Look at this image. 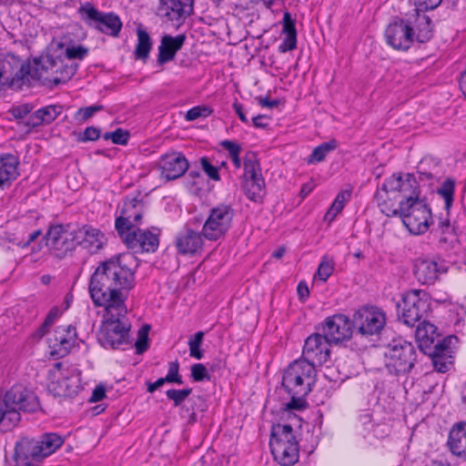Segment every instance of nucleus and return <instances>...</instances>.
Segmentation results:
<instances>
[{"label": "nucleus", "mask_w": 466, "mask_h": 466, "mask_svg": "<svg viewBox=\"0 0 466 466\" xmlns=\"http://www.w3.org/2000/svg\"><path fill=\"white\" fill-rule=\"evenodd\" d=\"M406 19L410 27L414 28V41L424 44L433 37V23L428 15L413 12Z\"/></svg>", "instance_id": "23"}, {"label": "nucleus", "mask_w": 466, "mask_h": 466, "mask_svg": "<svg viewBox=\"0 0 466 466\" xmlns=\"http://www.w3.org/2000/svg\"><path fill=\"white\" fill-rule=\"evenodd\" d=\"M391 214L399 215L403 225L414 235L425 233L433 223L431 208L426 198L414 196L400 200V210Z\"/></svg>", "instance_id": "8"}, {"label": "nucleus", "mask_w": 466, "mask_h": 466, "mask_svg": "<svg viewBox=\"0 0 466 466\" xmlns=\"http://www.w3.org/2000/svg\"><path fill=\"white\" fill-rule=\"evenodd\" d=\"M282 43L279 46L278 50L279 53H286L297 48V35H284Z\"/></svg>", "instance_id": "52"}, {"label": "nucleus", "mask_w": 466, "mask_h": 466, "mask_svg": "<svg viewBox=\"0 0 466 466\" xmlns=\"http://www.w3.org/2000/svg\"><path fill=\"white\" fill-rule=\"evenodd\" d=\"M194 10V0H177V21L189 16Z\"/></svg>", "instance_id": "47"}, {"label": "nucleus", "mask_w": 466, "mask_h": 466, "mask_svg": "<svg viewBox=\"0 0 466 466\" xmlns=\"http://www.w3.org/2000/svg\"><path fill=\"white\" fill-rule=\"evenodd\" d=\"M415 338L420 351L431 358L435 371L446 373L454 368L457 336L442 337L434 324L423 319L417 326Z\"/></svg>", "instance_id": "3"}, {"label": "nucleus", "mask_w": 466, "mask_h": 466, "mask_svg": "<svg viewBox=\"0 0 466 466\" xmlns=\"http://www.w3.org/2000/svg\"><path fill=\"white\" fill-rule=\"evenodd\" d=\"M269 448L274 460L281 466H292L299 461V443L286 445L277 444L276 446Z\"/></svg>", "instance_id": "26"}, {"label": "nucleus", "mask_w": 466, "mask_h": 466, "mask_svg": "<svg viewBox=\"0 0 466 466\" xmlns=\"http://www.w3.org/2000/svg\"><path fill=\"white\" fill-rule=\"evenodd\" d=\"M69 378H63L57 381L49 384L48 389L54 392L56 396L72 397L77 393L78 386L76 383H70Z\"/></svg>", "instance_id": "33"}, {"label": "nucleus", "mask_w": 466, "mask_h": 466, "mask_svg": "<svg viewBox=\"0 0 466 466\" xmlns=\"http://www.w3.org/2000/svg\"><path fill=\"white\" fill-rule=\"evenodd\" d=\"M32 85V76L29 73V62L22 60L14 54L0 56V86L20 90L24 86Z\"/></svg>", "instance_id": "10"}, {"label": "nucleus", "mask_w": 466, "mask_h": 466, "mask_svg": "<svg viewBox=\"0 0 466 466\" xmlns=\"http://www.w3.org/2000/svg\"><path fill=\"white\" fill-rule=\"evenodd\" d=\"M112 142L116 145H127L129 139V132L122 128H116L112 132Z\"/></svg>", "instance_id": "55"}, {"label": "nucleus", "mask_w": 466, "mask_h": 466, "mask_svg": "<svg viewBox=\"0 0 466 466\" xmlns=\"http://www.w3.org/2000/svg\"><path fill=\"white\" fill-rule=\"evenodd\" d=\"M158 167L161 177L167 181L175 179V154L170 153L161 157Z\"/></svg>", "instance_id": "36"}, {"label": "nucleus", "mask_w": 466, "mask_h": 466, "mask_svg": "<svg viewBox=\"0 0 466 466\" xmlns=\"http://www.w3.org/2000/svg\"><path fill=\"white\" fill-rule=\"evenodd\" d=\"M350 196H351L350 190L340 191L337 195L336 198L334 199V201H333L331 207L329 208V211L327 212L325 218H327V217L333 210H335V212L332 214V218H331V219H332L339 212H340L343 209L345 203L350 198Z\"/></svg>", "instance_id": "41"}, {"label": "nucleus", "mask_w": 466, "mask_h": 466, "mask_svg": "<svg viewBox=\"0 0 466 466\" xmlns=\"http://www.w3.org/2000/svg\"><path fill=\"white\" fill-rule=\"evenodd\" d=\"M234 216V208L228 204L221 203L210 208L202 227L203 237L209 241L225 238L232 228Z\"/></svg>", "instance_id": "13"}, {"label": "nucleus", "mask_w": 466, "mask_h": 466, "mask_svg": "<svg viewBox=\"0 0 466 466\" xmlns=\"http://www.w3.org/2000/svg\"><path fill=\"white\" fill-rule=\"evenodd\" d=\"M243 177L246 179L243 189L247 198L256 203H261L266 193V186L256 152L248 151L244 157Z\"/></svg>", "instance_id": "14"}, {"label": "nucleus", "mask_w": 466, "mask_h": 466, "mask_svg": "<svg viewBox=\"0 0 466 466\" xmlns=\"http://www.w3.org/2000/svg\"><path fill=\"white\" fill-rule=\"evenodd\" d=\"M106 397V390L103 386H97L92 392L89 399L90 402H97L102 400Z\"/></svg>", "instance_id": "62"}, {"label": "nucleus", "mask_w": 466, "mask_h": 466, "mask_svg": "<svg viewBox=\"0 0 466 466\" xmlns=\"http://www.w3.org/2000/svg\"><path fill=\"white\" fill-rule=\"evenodd\" d=\"M282 35H298L296 28V19L292 17L291 14L286 11L282 18Z\"/></svg>", "instance_id": "49"}, {"label": "nucleus", "mask_w": 466, "mask_h": 466, "mask_svg": "<svg viewBox=\"0 0 466 466\" xmlns=\"http://www.w3.org/2000/svg\"><path fill=\"white\" fill-rule=\"evenodd\" d=\"M175 12V0H159L157 15L166 21H173Z\"/></svg>", "instance_id": "44"}, {"label": "nucleus", "mask_w": 466, "mask_h": 466, "mask_svg": "<svg viewBox=\"0 0 466 466\" xmlns=\"http://www.w3.org/2000/svg\"><path fill=\"white\" fill-rule=\"evenodd\" d=\"M17 164V160L12 155L0 157V186L16 178Z\"/></svg>", "instance_id": "29"}, {"label": "nucleus", "mask_w": 466, "mask_h": 466, "mask_svg": "<svg viewBox=\"0 0 466 466\" xmlns=\"http://www.w3.org/2000/svg\"><path fill=\"white\" fill-rule=\"evenodd\" d=\"M320 333L309 336L304 343L302 359L299 360L307 361L314 368L327 362L330 356L331 344Z\"/></svg>", "instance_id": "20"}, {"label": "nucleus", "mask_w": 466, "mask_h": 466, "mask_svg": "<svg viewBox=\"0 0 466 466\" xmlns=\"http://www.w3.org/2000/svg\"><path fill=\"white\" fill-rule=\"evenodd\" d=\"M179 61V66L183 67H189L195 62L194 53L191 52L189 55L186 53H180L178 56H177V60Z\"/></svg>", "instance_id": "58"}, {"label": "nucleus", "mask_w": 466, "mask_h": 466, "mask_svg": "<svg viewBox=\"0 0 466 466\" xmlns=\"http://www.w3.org/2000/svg\"><path fill=\"white\" fill-rule=\"evenodd\" d=\"M146 204L138 193L127 197L120 216L116 218L115 228L128 248L135 253L155 252L159 245L157 235L148 230L135 228L141 224Z\"/></svg>", "instance_id": "2"}, {"label": "nucleus", "mask_w": 466, "mask_h": 466, "mask_svg": "<svg viewBox=\"0 0 466 466\" xmlns=\"http://www.w3.org/2000/svg\"><path fill=\"white\" fill-rule=\"evenodd\" d=\"M63 107L59 105H49L37 109L25 122V126L34 128L43 125H49L62 113Z\"/></svg>", "instance_id": "25"}, {"label": "nucleus", "mask_w": 466, "mask_h": 466, "mask_svg": "<svg viewBox=\"0 0 466 466\" xmlns=\"http://www.w3.org/2000/svg\"><path fill=\"white\" fill-rule=\"evenodd\" d=\"M219 145L228 152L229 157L240 155L242 150L241 146L233 140L225 139L220 141Z\"/></svg>", "instance_id": "54"}, {"label": "nucleus", "mask_w": 466, "mask_h": 466, "mask_svg": "<svg viewBox=\"0 0 466 466\" xmlns=\"http://www.w3.org/2000/svg\"><path fill=\"white\" fill-rule=\"evenodd\" d=\"M297 292L299 299L302 302L306 301V299L309 297V289L305 280H301L299 282L297 287Z\"/></svg>", "instance_id": "59"}, {"label": "nucleus", "mask_w": 466, "mask_h": 466, "mask_svg": "<svg viewBox=\"0 0 466 466\" xmlns=\"http://www.w3.org/2000/svg\"><path fill=\"white\" fill-rule=\"evenodd\" d=\"M43 239L51 256L62 259L75 250V229L69 225L50 226Z\"/></svg>", "instance_id": "15"}, {"label": "nucleus", "mask_w": 466, "mask_h": 466, "mask_svg": "<svg viewBox=\"0 0 466 466\" xmlns=\"http://www.w3.org/2000/svg\"><path fill=\"white\" fill-rule=\"evenodd\" d=\"M64 442L65 437L56 432H46L37 440L21 438L15 446L14 466H35V461L50 456Z\"/></svg>", "instance_id": "7"}, {"label": "nucleus", "mask_w": 466, "mask_h": 466, "mask_svg": "<svg viewBox=\"0 0 466 466\" xmlns=\"http://www.w3.org/2000/svg\"><path fill=\"white\" fill-rule=\"evenodd\" d=\"M190 379L194 382L209 381L210 374L208 367L202 363H195L190 367Z\"/></svg>", "instance_id": "42"}, {"label": "nucleus", "mask_w": 466, "mask_h": 466, "mask_svg": "<svg viewBox=\"0 0 466 466\" xmlns=\"http://www.w3.org/2000/svg\"><path fill=\"white\" fill-rule=\"evenodd\" d=\"M456 180L452 177H447L437 189V194L444 200V208L449 214L454 201Z\"/></svg>", "instance_id": "32"}, {"label": "nucleus", "mask_w": 466, "mask_h": 466, "mask_svg": "<svg viewBox=\"0 0 466 466\" xmlns=\"http://www.w3.org/2000/svg\"><path fill=\"white\" fill-rule=\"evenodd\" d=\"M202 233L193 229H187L184 236L177 238V248L181 254H195L202 248Z\"/></svg>", "instance_id": "27"}, {"label": "nucleus", "mask_w": 466, "mask_h": 466, "mask_svg": "<svg viewBox=\"0 0 466 466\" xmlns=\"http://www.w3.org/2000/svg\"><path fill=\"white\" fill-rule=\"evenodd\" d=\"M326 258L327 257H324L322 258L315 274V276H318L319 279L322 281H326L331 276L334 270L333 263L327 261Z\"/></svg>", "instance_id": "50"}, {"label": "nucleus", "mask_w": 466, "mask_h": 466, "mask_svg": "<svg viewBox=\"0 0 466 466\" xmlns=\"http://www.w3.org/2000/svg\"><path fill=\"white\" fill-rule=\"evenodd\" d=\"M137 44L135 48V57L137 60H142L143 62H146V60L148 58L150 50L152 48V41L148 35V33L141 28L138 27L137 29Z\"/></svg>", "instance_id": "30"}, {"label": "nucleus", "mask_w": 466, "mask_h": 466, "mask_svg": "<svg viewBox=\"0 0 466 466\" xmlns=\"http://www.w3.org/2000/svg\"><path fill=\"white\" fill-rule=\"evenodd\" d=\"M199 166L203 172L208 177L209 179L219 181L221 179L218 171V167L214 165L210 158L208 157H201L199 158Z\"/></svg>", "instance_id": "40"}, {"label": "nucleus", "mask_w": 466, "mask_h": 466, "mask_svg": "<svg viewBox=\"0 0 466 466\" xmlns=\"http://www.w3.org/2000/svg\"><path fill=\"white\" fill-rule=\"evenodd\" d=\"M414 5L413 12L426 13L436 9L442 0H411Z\"/></svg>", "instance_id": "48"}, {"label": "nucleus", "mask_w": 466, "mask_h": 466, "mask_svg": "<svg viewBox=\"0 0 466 466\" xmlns=\"http://www.w3.org/2000/svg\"><path fill=\"white\" fill-rule=\"evenodd\" d=\"M190 164L181 152H177V178L184 176L189 170Z\"/></svg>", "instance_id": "53"}, {"label": "nucleus", "mask_w": 466, "mask_h": 466, "mask_svg": "<svg viewBox=\"0 0 466 466\" xmlns=\"http://www.w3.org/2000/svg\"><path fill=\"white\" fill-rule=\"evenodd\" d=\"M402 173H394L387 178L380 187V190L386 194L400 190Z\"/></svg>", "instance_id": "46"}, {"label": "nucleus", "mask_w": 466, "mask_h": 466, "mask_svg": "<svg viewBox=\"0 0 466 466\" xmlns=\"http://www.w3.org/2000/svg\"><path fill=\"white\" fill-rule=\"evenodd\" d=\"M299 443L290 424L274 423L270 429L269 447L277 444L286 445Z\"/></svg>", "instance_id": "28"}, {"label": "nucleus", "mask_w": 466, "mask_h": 466, "mask_svg": "<svg viewBox=\"0 0 466 466\" xmlns=\"http://www.w3.org/2000/svg\"><path fill=\"white\" fill-rule=\"evenodd\" d=\"M447 445L453 455L466 459V421L456 422L451 427Z\"/></svg>", "instance_id": "24"}, {"label": "nucleus", "mask_w": 466, "mask_h": 466, "mask_svg": "<svg viewBox=\"0 0 466 466\" xmlns=\"http://www.w3.org/2000/svg\"><path fill=\"white\" fill-rule=\"evenodd\" d=\"M40 410L37 396L22 386H14L0 398V428L7 431L21 420L20 412H35Z\"/></svg>", "instance_id": "6"}, {"label": "nucleus", "mask_w": 466, "mask_h": 466, "mask_svg": "<svg viewBox=\"0 0 466 466\" xmlns=\"http://www.w3.org/2000/svg\"><path fill=\"white\" fill-rule=\"evenodd\" d=\"M338 147V141L336 139H330L328 142H324L318 147H316L311 154L308 157L307 163L308 164H316L323 161L327 155L335 150Z\"/></svg>", "instance_id": "35"}, {"label": "nucleus", "mask_w": 466, "mask_h": 466, "mask_svg": "<svg viewBox=\"0 0 466 466\" xmlns=\"http://www.w3.org/2000/svg\"><path fill=\"white\" fill-rule=\"evenodd\" d=\"M386 42L396 50L407 51L414 42V28L406 18L395 16L385 30Z\"/></svg>", "instance_id": "19"}, {"label": "nucleus", "mask_w": 466, "mask_h": 466, "mask_svg": "<svg viewBox=\"0 0 466 466\" xmlns=\"http://www.w3.org/2000/svg\"><path fill=\"white\" fill-rule=\"evenodd\" d=\"M102 105H92L89 106L80 107L76 112V118L81 121H86L90 118L95 113L103 110Z\"/></svg>", "instance_id": "51"}, {"label": "nucleus", "mask_w": 466, "mask_h": 466, "mask_svg": "<svg viewBox=\"0 0 466 466\" xmlns=\"http://www.w3.org/2000/svg\"><path fill=\"white\" fill-rule=\"evenodd\" d=\"M269 118L267 115H258L252 117V124L256 128L268 129L269 124L263 122V119Z\"/></svg>", "instance_id": "60"}, {"label": "nucleus", "mask_w": 466, "mask_h": 466, "mask_svg": "<svg viewBox=\"0 0 466 466\" xmlns=\"http://www.w3.org/2000/svg\"><path fill=\"white\" fill-rule=\"evenodd\" d=\"M352 329L357 337L380 335L387 322L385 311L375 305H363L352 316ZM356 339V338H354Z\"/></svg>", "instance_id": "12"}, {"label": "nucleus", "mask_w": 466, "mask_h": 466, "mask_svg": "<svg viewBox=\"0 0 466 466\" xmlns=\"http://www.w3.org/2000/svg\"><path fill=\"white\" fill-rule=\"evenodd\" d=\"M204 339V332L198 331L189 338V355L197 360H201L204 357V351L201 349V345Z\"/></svg>", "instance_id": "37"}, {"label": "nucleus", "mask_w": 466, "mask_h": 466, "mask_svg": "<svg viewBox=\"0 0 466 466\" xmlns=\"http://www.w3.org/2000/svg\"><path fill=\"white\" fill-rule=\"evenodd\" d=\"M132 260L130 255L113 256L100 262L89 279L88 291L94 304L105 308L97 339L106 349H117L128 340L126 300L136 285Z\"/></svg>", "instance_id": "1"}, {"label": "nucleus", "mask_w": 466, "mask_h": 466, "mask_svg": "<svg viewBox=\"0 0 466 466\" xmlns=\"http://www.w3.org/2000/svg\"><path fill=\"white\" fill-rule=\"evenodd\" d=\"M33 109V106L29 104H24L17 106H13L10 110V113L12 116L16 119H22L25 116H27L31 110Z\"/></svg>", "instance_id": "56"}, {"label": "nucleus", "mask_w": 466, "mask_h": 466, "mask_svg": "<svg viewBox=\"0 0 466 466\" xmlns=\"http://www.w3.org/2000/svg\"><path fill=\"white\" fill-rule=\"evenodd\" d=\"M431 299L427 292L412 289L402 296L401 301L396 304L398 315L401 313L403 323L413 327L421 322L431 312Z\"/></svg>", "instance_id": "9"}, {"label": "nucleus", "mask_w": 466, "mask_h": 466, "mask_svg": "<svg viewBox=\"0 0 466 466\" xmlns=\"http://www.w3.org/2000/svg\"><path fill=\"white\" fill-rule=\"evenodd\" d=\"M76 339V331L74 326L61 325L56 327L53 337L49 339V347L52 349V354L60 357L66 356L74 346Z\"/></svg>", "instance_id": "21"}, {"label": "nucleus", "mask_w": 466, "mask_h": 466, "mask_svg": "<svg viewBox=\"0 0 466 466\" xmlns=\"http://www.w3.org/2000/svg\"><path fill=\"white\" fill-rule=\"evenodd\" d=\"M101 132L100 129L95 127H88L85 129L83 134L81 135V141H95L100 137Z\"/></svg>", "instance_id": "57"}, {"label": "nucleus", "mask_w": 466, "mask_h": 466, "mask_svg": "<svg viewBox=\"0 0 466 466\" xmlns=\"http://www.w3.org/2000/svg\"><path fill=\"white\" fill-rule=\"evenodd\" d=\"M214 110L208 105L196 106L185 114V119L188 122L194 121L200 117H208L213 114Z\"/></svg>", "instance_id": "39"}, {"label": "nucleus", "mask_w": 466, "mask_h": 466, "mask_svg": "<svg viewBox=\"0 0 466 466\" xmlns=\"http://www.w3.org/2000/svg\"><path fill=\"white\" fill-rule=\"evenodd\" d=\"M76 248L82 247L90 254H96L103 248L105 244L104 234L90 226H84L75 229Z\"/></svg>", "instance_id": "22"}, {"label": "nucleus", "mask_w": 466, "mask_h": 466, "mask_svg": "<svg viewBox=\"0 0 466 466\" xmlns=\"http://www.w3.org/2000/svg\"><path fill=\"white\" fill-rule=\"evenodd\" d=\"M149 325L142 326L137 331V338L135 343L137 354H142L148 349Z\"/></svg>", "instance_id": "43"}, {"label": "nucleus", "mask_w": 466, "mask_h": 466, "mask_svg": "<svg viewBox=\"0 0 466 466\" xmlns=\"http://www.w3.org/2000/svg\"><path fill=\"white\" fill-rule=\"evenodd\" d=\"M167 382H175V362L169 363V370L165 378H159L155 382H147V391L154 392Z\"/></svg>", "instance_id": "45"}, {"label": "nucleus", "mask_w": 466, "mask_h": 466, "mask_svg": "<svg viewBox=\"0 0 466 466\" xmlns=\"http://www.w3.org/2000/svg\"><path fill=\"white\" fill-rule=\"evenodd\" d=\"M63 44L48 47L46 53L34 58L33 65L29 62V73L32 83L39 81L44 86H57L70 80L76 73V63H64L61 59Z\"/></svg>", "instance_id": "4"}, {"label": "nucleus", "mask_w": 466, "mask_h": 466, "mask_svg": "<svg viewBox=\"0 0 466 466\" xmlns=\"http://www.w3.org/2000/svg\"><path fill=\"white\" fill-rule=\"evenodd\" d=\"M314 183L313 181H309L307 183H304L301 187H300V191H299V197L301 198H305L307 196L309 195V193L313 190L314 188Z\"/></svg>", "instance_id": "64"}, {"label": "nucleus", "mask_w": 466, "mask_h": 466, "mask_svg": "<svg viewBox=\"0 0 466 466\" xmlns=\"http://www.w3.org/2000/svg\"><path fill=\"white\" fill-rule=\"evenodd\" d=\"M87 54V49L82 46H71L66 47L63 45V51L61 54V59H64V63H66L67 60L71 64L72 59H80L82 60Z\"/></svg>", "instance_id": "38"}, {"label": "nucleus", "mask_w": 466, "mask_h": 466, "mask_svg": "<svg viewBox=\"0 0 466 466\" xmlns=\"http://www.w3.org/2000/svg\"><path fill=\"white\" fill-rule=\"evenodd\" d=\"M399 192L402 196L401 200H406L410 197L413 198L416 196L417 198H420V188L419 181L417 180L416 177L412 173H407L405 174V179L403 178V176H401V185L400 187Z\"/></svg>", "instance_id": "31"}, {"label": "nucleus", "mask_w": 466, "mask_h": 466, "mask_svg": "<svg viewBox=\"0 0 466 466\" xmlns=\"http://www.w3.org/2000/svg\"><path fill=\"white\" fill-rule=\"evenodd\" d=\"M449 267L440 255L430 258H417L413 262L412 272L415 279L422 285H433L441 274L447 273Z\"/></svg>", "instance_id": "18"}, {"label": "nucleus", "mask_w": 466, "mask_h": 466, "mask_svg": "<svg viewBox=\"0 0 466 466\" xmlns=\"http://www.w3.org/2000/svg\"><path fill=\"white\" fill-rule=\"evenodd\" d=\"M175 56V36L165 35L158 46L157 64L162 66Z\"/></svg>", "instance_id": "34"}, {"label": "nucleus", "mask_w": 466, "mask_h": 466, "mask_svg": "<svg viewBox=\"0 0 466 466\" xmlns=\"http://www.w3.org/2000/svg\"><path fill=\"white\" fill-rule=\"evenodd\" d=\"M257 99H258V105L262 107L273 108V107H277L280 104L279 99H272L271 100L268 96H265V97L259 96Z\"/></svg>", "instance_id": "61"}, {"label": "nucleus", "mask_w": 466, "mask_h": 466, "mask_svg": "<svg viewBox=\"0 0 466 466\" xmlns=\"http://www.w3.org/2000/svg\"><path fill=\"white\" fill-rule=\"evenodd\" d=\"M233 108L235 109V112L236 114L238 115V116L239 117V119L241 120V122L245 123V124H248V119L246 116V114L244 113L243 111V106L241 104H239L237 100L233 103Z\"/></svg>", "instance_id": "63"}, {"label": "nucleus", "mask_w": 466, "mask_h": 466, "mask_svg": "<svg viewBox=\"0 0 466 466\" xmlns=\"http://www.w3.org/2000/svg\"><path fill=\"white\" fill-rule=\"evenodd\" d=\"M386 368L395 376L407 375L415 368L418 351L415 346L406 340H393L385 354Z\"/></svg>", "instance_id": "11"}, {"label": "nucleus", "mask_w": 466, "mask_h": 466, "mask_svg": "<svg viewBox=\"0 0 466 466\" xmlns=\"http://www.w3.org/2000/svg\"><path fill=\"white\" fill-rule=\"evenodd\" d=\"M322 336L330 344H342L353 339L352 320L342 313L328 317L321 323Z\"/></svg>", "instance_id": "17"}, {"label": "nucleus", "mask_w": 466, "mask_h": 466, "mask_svg": "<svg viewBox=\"0 0 466 466\" xmlns=\"http://www.w3.org/2000/svg\"><path fill=\"white\" fill-rule=\"evenodd\" d=\"M78 13L90 26L97 31L110 36H118L123 24L115 13H102L88 2L79 7Z\"/></svg>", "instance_id": "16"}, {"label": "nucleus", "mask_w": 466, "mask_h": 466, "mask_svg": "<svg viewBox=\"0 0 466 466\" xmlns=\"http://www.w3.org/2000/svg\"><path fill=\"white\" fill-rule=\"evenodd\" d=\"M316 382V370L307 361L291 362L284 370L281 385L290 396L287 410H303L308 407L306 397Z\"/></svg>", "instance_id": "5"}]
</instances>
